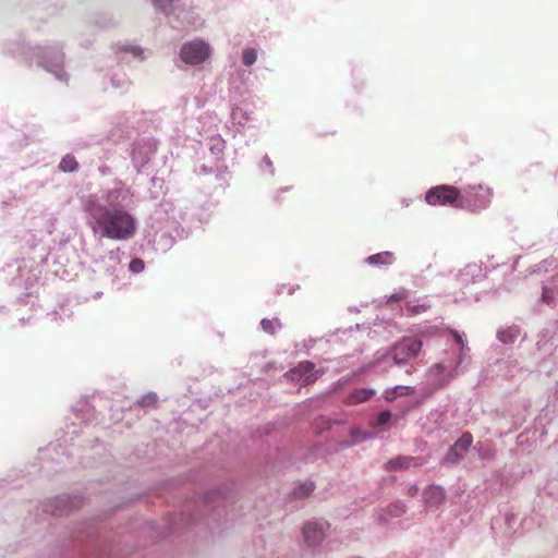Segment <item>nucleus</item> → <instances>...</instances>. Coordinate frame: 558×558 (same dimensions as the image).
Segmentation results:
<instances>
[{
    "label": "nucleus",
    "mask_w": 558,
    "mask_h": 558,
    "mask_svg": "<svg viewBox=\"0 0 558 558\" xmlns=\"http://www.w3.org/2000/svg\"><path fill=\"white\" fill-rule=\"evenodd\" d=\"M84 210L90 216L94 232L112 240H126L136 231L134 217L123 208H109L93 195L84 203Z\"/></svg>",
    "instance_id": "nucleus-1"
},
{
    "label": "nucleus",
    "mask_w": 558,
    "mask_h": 558,
    "mask_svg": "<svg viewBox=\"0 0 558 558\" xmlns=\"http://www.w3.org/2000/svg\"><path fill=\"white\" fill-rule=\"evenodd\" d=\"M493 198L492 189L482 184H469L461 191L459 208L478 210L486 208Z\"/></svg>",
    "instance_id": "nucleus-2"
},
{
    "label": "nucleus",
    "mask_w": 558,
    "mask_h": 558,
    "mask_svg": "<svg viewBox=\"0 0 558 558\" xmlns=\"http://www.w3.org/2000/svg\"><path fill=\"white\" fill-rule=\"evenodd\" d=\"M425 201L432 206H452L459 208L461 191L451 185L432 187L425 195Z\"/></svg>",
    "instance_id": "nucleus-3"
},
{
    "label": "nucleus",
    "mask_w": 558,
    "mask_h": 558,
    "mask_svg": "<svg viewBox=\"0 0 558 558\" xmlns=\"http://www.w3.org/2000/svg\"><path fill=\"white\" fill-rule=\"evenodd\" d=\"M422 347L423 342L420 339H403L393 347L392 359L396 364L405 363L408 360L417 356Z\"/></svg>",
    "instance_id": "nucleus-4"
},
{
    "label": "nucleus",
    "mask_w": 558,
    "mask_h": 558,
    "mask_svg": "<svg viewBox=\"0 0 558 558\" xmlns=\"http://www.w3.org/2000/svg\"><path fill=\"white\" fill-rule=\"evenodd\" d=\"M180 54L185 63L198 64L209 57V47L199 40L191 41L182 47Z\"/></svg>",
    "instance_id": "nucleus-5"
},
{
    "label": "nucleus",
    "mask_w": 558,
    "mask_h": 558,
    "mask_svg": "<svg viewBox=\"0 0 558 558\" xmlns=\"http://www.w3.org/2000/svg\"><path fill=\"white\" fill-rule=\"evenodd\" d=\"M315 365L310 361L301 362L296 367L286 374V378L293 383H301L303 385H311L318 378L317 373L314 371Z\"/></svg>",
    "instance_id": "nucleus-6"
},
{
    "label": "nucleus",
    "mask_w": 558,
    "mask_h": 558,
    "mask_svg": "<svg viewBox=\"0 0 558 558\" xmlns=\"http://www.w3.org/2000/svg\"><path fill=\"white\" fill-rule=\"evenodd\" d=\"M424 461L418 457H407L400 456L393 459H390L386 464L385 469L388 472L408 470L410 468H418L422 466Z\"/></svg>",
    "instance_id": "nucleus-7"
},
{
    "label": "nucleus",
    "mask_w": 558,
    "mask_h": 558,
    "mask_svg": "<svg viewBox=\"0 0 558 558\" xmlns=\"http://www.w3.org/2000/svg\"><path fill=\"white\" fill-rule=\"evenodd\" d=\"M303 535H304L305 543L310 547H315V546L319 545L325 537L323 527L318 523H314V522H310L304 525Z\"/></svg>",
    "instance_id": "nucleus-8"
},
{
    "label": "nucleus",
    "mask_w": 558,
    "mask_h": 558,
    "mask_svg": "<svg viewBox=\"0 0 558 558\" xmlns=\"http://www.w3.org/2000/svg\"><path fill=\"white\" fill-rule=\"evenodd\" d=\"M473 442V437L470 433H464L451 447L450 453L447 457V460L453 462L459 457H461L468 449L471 447Z\"/></svg>",
    "instance_id": "nucleus-9"
},
{
    "label": "nucleus",
    "mask_w": 558,
    "mask_h": 558,
    "mask_svg": "<svg viewBox=\"0 0 558 558\" xmlns=\"http://www.w3.org/2000/svg\"><path fill=\"white\" fill-rule=\"evenodd\" d=\"M427 507L437 508L445 501V492L439 486H430L423 493Z\"/></svg>",
    "instance_id": "nucleus-10"
},
{
    "label": "nucleus",
    "mask_w": 558,
    "mask_h": 558,
    "mask_svg": "<svg viewBox=\"0 0 558 558\" xmlns=\"http://www.w3.org/2000/svg\"><path fill=\"white\" fill-rule=\"evenodd\" d=\"M129 194L130 191L128 189L117 186L107 191L105 199L110 208H119L120 201H124Z\"/></svg>",
    "instance_id": "nucleus-11"
},
{
    "label": "nucleus",
    "mask_w": 558,
    "mask_h": 558,
    "mask_svg": "<svg viewBox=\"0 0 558 558\" xmlns=\"http://www.w3.org/2000/svg\"><path fill=\"white\" fill-rule=\"evenodd\" d=\"M414 391H415L414 387L399 385V386H395L391 388H387L384 392V398L388 402H392L400 397L413 395Z\"/></svg>",
    "instance_id": "nucleus-12"
},
{
    "label": "nucleus",
    "mask_w": 558,
    "mask_h": 558,
    "mask_svg": "<svg viewBox=\"0 0 558 558\" xmlns=\"http://www.w3.org/2000/svg\"><path fill=\"white\" fill-rule=\"evenodd\" d=\"M395 259L393 253L386 251L368 256L366 263L374 266H390Z\"/></svg>",
    "instance_id": "nucleus-13"
},
{
    "label": "nucleus",
    "mask_w": 558,
    "mask_h": 558,
    "mask_svg": "<svg viewBox=\"0 0 558 558\" xmlns=\"http://www.w3.org/2000/svg\"><path fill=\"white\" fill-rule=\"evenodd\" d=\"M373 395H374V391L371 389H366V388L356 389V390L352 391L347 397L345 402L349 405L357 404V403L367 401Z\"/></svg>",
    "instance_id": "nucleus-14"
},
{
    "label": "nucleus",
    "mask_w": 558,
    "mask_h": 558,
    "mask_svg": "<svg viewBox=\"0 0 558 558\" xmlns=\"http://www.w3.org/2000/svg\"><path fill=\"white\" fill-rule=\"evenodd\" d=\"M77 167L78 163L76 159L71 155H66L65 157H63L59 165V168L64 172H73L77 169Z\"/></svg>",
    "instance_id": "nucleus-15"
},
{
    "label": "nucleus",
    "mask_w": 558,
    "mask_h": 558,
    "mask_svg": "<svg viewBox=\"0 0 558 558\" xmlns=\"http://www.w3.org/2000/svg\"><path fill=\"white\" fill-rule=\"evenodd\" d=\"M260 324L263 329L270 335H275L281 328V323L278 318H265Z\"/></svg>",
    "instance_id": "nucleus-16"
},
{
    "label": "nucleus",
    "mask_w": 558,
    "mask_h": 558,
    "mask_svg": "<svg viewBox=\"0 0 558 558\" xmlns=\"http://www.w3.org/2000/svg\"><path fill=\"white\" fill-rule=\"evenodd\" d=\"M315 488L313 482L302 483L294 492L296 498L307 497Z\"/></svg>",
    "instance_id": "nucleus-17"
},
{
    "label": "nucleus",
    "mask_w": 558,
    "mask_h": 558,
    "mask_svg": "<svg viewBox=\"0 0 558 558\" xmlns=\"http://www.w3.org/2000/svg\"><path fill=\"white\" fill-rule=\"evenodd\" d=\"M257 60V52L253 48H246L242 52V62L246 66H251Z\"/></svg>",
    "instance_id": "nucleus-18"
},
{
    "label": "nucleus",
    "mask_w": 558,
    "mask_h": 558,
    "mask_svg": "<svg viewBox=\"0 0 558 558\" xmlns=\"http://www.w3.org/2000/svg\"><path fill=\"white\" fill-rule=\"evenodd\" d=\"M392 417V414L390 411H383L378 414L376 422L373 424V426H383L386 425Z\"/></svg>",
    "instance_id": "nucleus-19"
},
{
    "label": "nucleus",
    "mask_w": 558,
    "mask_h": 558,
    "mask_svg": "<svg viewBox=\"0 0 558 558\" xmlns=\"http://www.w3.org/2000/svg\"><path fill=\"white\" fill-rule=\"evenodd\" d=\"M129 268L132 272L138 274L144 270L145 264L141 258H134L131 260Z\"/></svg>",
    "instance_id": "nucleus-20"
},
{
    "label": "nucleus",
    "mask_w": 558,
    "mask_h": 558,
    "mask_svg": "<svg viewBox=\"0 0 558 558\" xmlns=\"http://www.w3.org/2000/svg\"><path fill=\"white\" fill-rule=\"evenodd\" d=\"M157 402V397L155 395H148V396H145L141 401H140V404L142 407H147V405H154L155 403Z\"/></svg>",
    "instance_id": "nucleus-21"
},
{
    "label": "nucleus",
    "mask_w": 558,
    "mask_h": 558,
    "mask_svg": "<svg viewBox=\"0 0 558 558\" xmlns=\"http://www.w3.org/2000/svg\"><path fill=\"white\" fill-rule=\"evenodd\" d=\"M351 435L356 438V441L366 439V433L359 428L352 429Z\"/></svg>",
    "instance_id": "nucleus-22"
},
{
    "label": "nucleus",
    "mask_w": 558,
    "mask_h": 558,
    "mask_svg": "<svg viewBox=\"0 0 558 558\" xmlns=\"http://www.w3.org/2000/svg\"><path fill=\"white\" fill-rule=\"evenodd\" d=\"M124 51L131 52L135 57H141L143 53V49L138 46H132L130 48H124Z\"/></svg>",
    "instance_id": "nucleus-23"
},
{
    "label": "nucleus",
    "mask_w": 558,
    "mask_h": 558,
    "mask_svg": "<svg viewBox=\"0 0 558 558\" xmlns=\"http://www.w3.org/2000/svg\"><path fill=\"white\" fill-rule=\"evenodd\" d=\"M425 305H417V306H408V311L411 313H421L426 311Z\"/></svg>",
    "instance_id": "nucleus-24"
},
{
    "label": "nucleus",
    "mask_w": 558,
    "mask_h": 558,
    "mask_svg": "<svg viewBox=\"0 0 558 558\" xmlns=\"http://www.w3.org/2000/svg\"><path fill=\"white\" fill-rule=\"evenodd\" d=\"M403 299H405V292L404 291L398 292V293H396V294L390 296V300L395 301V302L401 301Z\"/></svg>",
    "instance_id": "nucleus-25"
},
{
    "label": "nucleus",
    "mask_w": 558,
    "mask_h": 558,
    "mask_svg": "<svg viewBox=\"0 0 558 558\" xmlns=\"http://www.w3.org/2000/svg\"><path fill=\"white\" fill-rule=\"evenodd\" d=\"M453 335V338L454 340L457 341V343L461 347H463V340H462V337L457 332V331H453L452 332Z\"/></svg>",
    "instance_id": "nucleus-26"
},
{
    "label": "nucleus",
    "mask_w": 558,
    "mask_h": 558,
    "mask_svg": "<svg viewBox=\"0 0 558 558\" xmlns=\"http://www.w3.org/2000/svg\"><path fill=\"white\" fill-rule=\"evenodd\" d=\"M417 493H418V487L417 486H411L409 488V495L410 496H415Z\"/></svg>",
    "instance_id": "nucleus-27"
},
{
    "label": "nucleus",
    "mask_w": 558,
    "mask_h": 558,
    "mask_svg": "<svg viewBox=\"0 0 558 558\" xmlns=\"http://www.w3.org/2000/svg\"><path fill=\"white\" fill-rule=\"evenodd\" d=\"M498 338L502 341V342H507L508 341V338H507V332L506 331H501L498 333Z\"/></svg>",
    "instance_id": "nucleus-28"
},
{
    "label": "nucleus",
    "mask_w": 558,
    "mask_h": 558,
    "mask_svg": "<svg viewBox=\"0 0 558 558\" xmlns=\"http://www.w3.org/2000/svg\"><path fill=\"white\" fill-rule=\"evenodd\" d=\"M444 369V366L442 364H436L435 366H433L432 371L435 372V373H440L441 371Z\"/></svg>",
    "instance_id": "nucleus-29"
}]
</instances>
